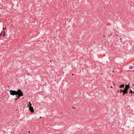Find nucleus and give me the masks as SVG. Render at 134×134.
<instances>
[{"mask_svg":"<svg viewBox=\"0 0 134 134\" xmlns=\"http://www.w3.org/2000/svg\"><path fill=\"white\" fill-rule=\"evenodd\" d=\"M23 93L19 89L16 91V97L17 98L15 99V100H17L18 99H19L20 97L23 96Z\"/></svg>","mask_w":134,"mask_h":134,"instance_id":"obj_1","label":"nucleus"},{"mask_svg":"<svg viewBox=\"0 0 134 134\" xmlns=\"http://www.w3.org/2000/svg\"><path fill=\"white\" fill-rule=\"evenodd\" d=\"M10 93L11 95H16V91L13 90H10Z\"/></svg>","mask_w":134,"mask_h":134,"instance_id":"obj_2","label":"nucleus"},{"mask_svg":"<svg viewBox=\"0 0 134 134\" xmlns=\"http://www.w3.org/2000/svg\"><path fill=\"white\" fill-rule=\"evenodd\" d=\"M125 86H126L124 90H123V91H127L129 89V88L130 87L129 83V84L127 85H125Z\"/></svg>","mask_w":134,"mask_h":134,"instance_id":"obj_3","label":"nucleus"},{"mask_svg":"<svg viewBox=\"0 0 134 134\" xmlns=\"http://www.w3.org/2000/svg\"><path fill=\"white\" fill-rule=\"evenodd\" d=\"M122 92L123 93V94H122L123 95H124L125 94L128 93L127 91H122L121 90V89L120 90V93H121Z\"/></svg>","mask_w":134,"mask_h":134,"instance_id":"obj_4","label":"nucleus"},{"mask_svg":"<svg viewBox=\"0 0 134 134\" xmlns=\"http://www.w3.org/2000/svg\"><path fill=\"white\" fill-rule=\"evenodd\" d=\"M29 109L31 111V113H33L34 111V110L33 109V107L32 106H31L30 107H29Z\"/></svg>","mask_w":134,"mask_h":134,"instance_id":"obj_5","label":"nucleus"},{"mask_svg":"<svg viewBox=\"0 0 134 134\" xmlns=\"http://www.w3.org/2000/svg\"><path fill=\"white\" fill-rule=\"evenodd\" d=\"M120 86L119 87V88H122V87L123 88V87H124V84H122V85H120Z\"/></svg>","mask_w":134,"mask_h":134,"instance_id":"obj_6","label":"nucleus"},{"mask_svg":"<svg viewBox=\"0 0 134 134\" xmlns=\"http://www.w3.org/2000/svg\"><path fill=\"white\" fill-rule=\"evenodd\" d=\"M29 104H28L27 105V107H29H29H30L31 106V103L30 102H29Z\"/></svg>","mask_w":134,"mask_h":134,"instance_id":"obj_7","label":"nucleus"},{"mask_svg":"<svg viewBox=\"0 0 134 134\" xmlns=\"http://www.w3.org/2000/svg\"><path fill=\"white\" fill-rule=\"evenodd\" d=\"M3 32L4 33H3V34L2 35V36L3 37H4L5 36V31H3Z\"/></svg>","mask_w":134,"mask_h":134,"instance_id":"obj_8","label":"nucleus"},{"mask_svg":"<svg viewBox=\"0 0 134 134\" xmlns=\"http://www.w3.org/2000/svg\"><path fill=\"white\" fill-rule=\"evenodd\" d=\"M133 92L131 90H130V91L129 92V93H132Z\"/></svg>","mask_w":134,"mask_h":134,"instance_id":"obj_9","label":"nucleus"},{"mask_svg":"<svg viewBox=\"0 0 134 134\" xmlns=\"http://www.w3.org/2000/svg\"><path fill=\"white\" fill-rule=\"evenodd\" d=\"M132 69V67H131V66H130V69Z\"/></svg>","mask_w":134,"mask_h":134,"instance_id":"obj_10","label":"nucleus"},{"mask_svg":"<svg viewBox=\"0 0 134 134\" xmlns=\"http://www.w3.org/2000/svg\"><path fill=\"white\" fill-rule=\"evenodd\" d=\"M2 32H1L0 34V36L2 35Z\"/></svg>","mask_w":134,"mask_h":134,"instance_id":"obj_11","label":"nucleus"},{"mask_svg":"<svg viewBox=\"0 0 134 134\" xmlns=\"http://www.w3.org/2000/svg\"><path fill=\"white\" fill-rule=\"evenodd\" d=\"M118 92H119V91H118Z\"/></svg>","mask_w":134,"mask_h":134,"instance_id":"obj_12","label":"nucleus"}]
</instances>
